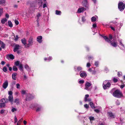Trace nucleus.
Instances as JSON below:
<instances>
[{
  "label": "nucleus",
  "instance_id": "f257e3e1",
  "mask_svg": "<svg viewBox=\"0 0 125 125\" xmlns=\"http://www.w3.org/2000/svg\"><path fill=\"white\" fill-rule=\"evenodd\" d=\"M113 95L117 98H120L123 96V95L120 90L117 89L113 92Z\"/></svg>",
  "mask_w": 125,
  "mask_h": 125
},
{
  "label": "nucleus",
  "instance_id": "f03ea898",
  "mask_svg": "<svg viewBox=\"0 0 125 125\" xmlns=\"http://www.w3.org/2000/svg\"><path fill=\"white\" fill-rule=\"evenodd\" d=\"M8 94L9 95L8 98V100L10 103L11 104H12L14 102L12 92L11 91H9Z\"/></svg>",
  "mask_w": 125,
  "mask_h": 125
},
{
  "label": "nucleus",
  "instance_id": "7ed1b4c3",
  "mask_svg": "<svg viewBox=\"0 0 125 125\" xmlns=\"http://www.w3.org/2000/svg\"><path fill=\"white\" fill-rule=\"evenodd\" d=\"M118 7L121 11H123L125 7V4L122 2H119L118 4Z\"/></svg>",
  "mask_w": 125,
  "mask_h": 125
},
{
  "label": "nucleus",
  "instance_id": "20e7f679",
  "mask_svg": "<svg viewBox=\"0 0 125 125\" xmlns=\"http://www.w3.org/2000/svg\"><path fill=\"white\" fill-rule=\"evenodd\" d=\"M103 85L104 88L105 89H106L107 87L110 86V84L108 82V80H105L104 82Z\"/></svg>",
  "mask_w": 125,
  "mask_h": 125
},
{
  "label": "nucleus",
  "instance_id": "39448f33",
  "mask_svg": "<svg viewBox=\"0 0 125 125\" xmlns=\"http://www.w3.org/2000/svg\"><path fill=\"white\" fill-rule=\"evenodd\" d=\"M6 102L4 99H2L0 100V107H5L6 106L5 104Z\"/></svg>",
  "mask_w": 125,
  "mask_h": 125
},
{
  "label": "nucleus",
  "instance_id": "423d86ee",
  "mask_svg": "<svg viewBox=\"0 0 125 125\" xmlns=\"http://www.w3.org/2000/svg\"><path fill=\"white\" fill-rule=\"evenodd\" d=\"M33 38L32 37H30L28 41L29 43L28 44H27V45L25 46V47L27 48L29 47L30 45H31L33 43Z\"/></svg>",
  "mask_w": 125,
  "mask_h": 125
},
{
  "label": "nucleus",
  "instance_id": "0eeeda50",
  "mask_svg": "<svg viewBox=\"0 0 125 125\" xmlns=\"http://www.w3.org/2000/svg\"><path fill=\"white\" fill-rule=\"evenodd\" d=\"M80 75L82 78H85L87 76V74L84 71H81L80 72Z\"/></svg>",
  "mask_w": 125,
  "mask_h": 125
},
{
  "label": "nucleus",
  "instance_id": "6e6552de",
  "mask_svg": "<svg viewBox=\"0 0 125 125\" xmlns=\"http://www.w3.org/2000/svg\"><path fill=\"white\" fill-rule=\"evenodd\" d=\"M91 85V83L88 82H86L85 84L84 89L88 91L90 89L89 87Z\"/></svg>",
  "mask_w": 125,
  "mask_h": 125
},
{
  "label": "nucleus",
  "instance_id": "1a4fd4ad",
  "mask_svg": "<svg viewBox=\"0 0 125 125\" xmlns=\"http://www.w3.org/2000/svg\"><path fill=\"white\" fill-rule=\"evenodd\" d=\"M8 82L7 80L5 81L3 83L2 86L4 89H5L8 87Z\"/></svg>",
  "mask_w": 125,
  "mask_h": 125
},
{
  "label": "nucleus",
  "instance_id": "9d476101",
  "mask_svg": "<svg viewBox=\"0 0 125 125\" xmlns=\"http://www.w3.org/2000/svg\"><path fill=\"white\" fill-rule=\"evenodd\" d=\"M117 42H115L114 40L111 42V45L113 46L116 47L117 46Z\"/></svg>",
  "mask_w": 125,
  "mask_h": 125
},
{
  "label": "nucleus",
  "instance_id": "9b49d317",
  "mask_svg": "<svg viewBox=\"0 0 125 125\" xmlns=\"http://www.w3.org/2000/svg\"><path fill=\"white\" fill-rule=\"evenodd\" d=\"M6 58L8 59H14V56L12 54L8 55L6 56Z\"/></svg>",
  "mask_w": 125,
  "mask_h": 125
},
{
  "label": "nucleus",
  "instance_id": "f8f14e48",
  "mask_svg": "<svg viewBox=\"0 0 125 125\" xmlns=\"http://www.w3.org/2000/svg\"><path fill=\"white\" fill-rule=\"evenodd\" d=\"M21 48V46L19 45H16L13 50V51L14 52L17 51L19 49Z\"/></svg>",
  "mask_w": 125,
  "mask_h": 125
},
{
  "label": "nucleus",
  "instance_id": "ddd939ff",
  "mask_svg": "<svg viewBox=\"0 0 125 125\" xmlns=\"http://www.w3.org/2000/svg\"><path fill=\"white\" fill-rule=\"evenodd\" d=\"M42 36H38L37 38V41L39 43H41L42 42Z\"/></svg>",
  "mask_w": 125,
  "mask_h": 125
},
{
  "label": "nucleus",
  "instance_id": "4468645a",
  "mask_svg": "<svg viewBox=\"0 0 125 125\" xmlns=\"http://www.w3.org/2000/svg\"><path fill=\"white\" fill-rule=\"evenodd\" d=\"M85 10V9L84 8H81L78 9L77 12L78 13H80Z\"/></svg>",
  "mask_w": 125,
  "mask_h": 125
},
{
  "label": "nucleus",
  "instance_id": "2eb2a0df",
  "mask_svg": "<svg viewBox=\"0 0 125 125\" xmlns=\"http://www.w3.org/2000/svg\"><path fill=\"white\" fill-rule=\"evenodd\" d=\"M83 3L85 7L87 8L88 7L89 5L87 2V0H84Z\"/></svg>",
  "mask_w": 125,
  "mask_h": 125
},
{
  "label": "nucleus",
  "instance_id": "dca6fc26",
  "mask_svg": "<svg viewBox=\"0 0 125 125\" xmlns=\"http://www.w3.org/2000/svg\"><path fill=\"white\" fill-rule=\"evenodd\" d=\"M108 115L112 118H115V115L111 112H108L107 113Z\"/></svg>",
  "mask_w": 125,
  "mask_h": 125
},
{
  "label": "nucleus",
  "instance_id": "f3484780",
  "mask_svg": "<svg viewBox=\"0 0 125 125\" xmlns=\"http://www.w3.org/2000/svg\"><path fill=\"white\" fill-rule=\"evenodd\" d=\"M17 75V73H15L12 74V78L14 80H16V79Z\"/></svg>",
  "mask_w": 125,
  "mask_h": 125
},
{
  "label": "nucleus",
  "instance_id": "a211bd4d",
  "mask_svg": "<svg viewBox=\"0 0 125 125\" xmlns=\"http://www.w3.org/2000/svg\"><path fill=\"white\" fill-rule=\"evenodd\" d=\"M21 41L22 43L25 46V45H27L26 44V41L25 38H23L21 40Z\"/></svg>",
  "mask_w": 125,
  "mask_h": 125
},
{
  "label": "nucleus",
  "instance_id": "6ab92c4d",
  "mask_svg": "<svg viewBox=\"0 0 125 125\" xmlns=\"http://www.w3.org/2000/svg\"><path fill=\"white\" fill-rule=\"evenodd\" d=\"M76 67V68L75 67V69H76L75 70L76 71H79L82 70V67L80 66H78Z\"/></svg>",
  "mask_w": 125,
  "mask_h": 125
},
{
  "label": "nucleus",
  "instance_id": "aec40b11",
  "mask_svg": "<svg viewBox=\"0 0 125 125\" xmlns=\"http://www.w3.org/2000/svg\"><path fill=\"white\" fill-rule=\"evenodd\" d=\"M0 44L1 45V47L3 48H4L5 47V44L2 41H0Z\"/></svg>",
  "mask_w": 125,
  "mask_h": 125
},
{
  "label": "nucleus",
  "instance_id": "412c9836",
  "mask_svg": "<svg viewBox=\"0 0 125 125\" xmlns=\"http://www.w3.org/2000/svg\"><path fill=\"white\" fill-rule=\"evenodd\" d=\"M19 66L20 70L21 72L23 71V69L22 64H20Z\"/></svg>",
  "mask_w": 125,
  "mask_h": 125
},
{
  "label": "nucleus",
  "instance_id": "4be33fe9",
  "mask_svg": "<svg viewBox=\"0 0 125 125\" xmlns=\"http://www.w3.org/2000/svg\"><path fill=\"white\" fill-rule=\"evenodd\" d=\"M7 20V19L6 18L2 19L1 20V22L2 24H4Z\"/></svg>",
  "mask_w": 125,
  "mask_h": 125
},
{
  "label": "nucleus",
  "instance_id": "5701e85b",
  "mask_svg": "<svg viewBox=\"0 0 125 125\" xmlns=\"http://www.w3.org/2000/svg\"><path fill=\"white\" fill-rule=\"evenodd\" d=\"M21 64V62L18 61H17L14 63L15 65L17 66H19L20 64Z\"/></svg>",
  "mask_w": 125,
  "mask_h": 125
},
{
  "label": "nucleus",
  "instance_id": "b1692460",
  "mask_svg": "<svg viewBox=\"0 0 125 125\" xmlns=\"http://www.w3.org/2000/svg\"><path fill=\"white\" fill-rule=\"evenodd\" d=\"M8 23V25L10 27H13V24L11 21H9Z\"/></svg>",
  "mask_w": 125,
  "mask_h": 125
},
{
  "label": "nucleus",
  "instance_id": "393cba45",
  "mask_svg": "<svg viewBox=\"0 0 125 125\" xmlns=\"http://www.w3.org/2000/svg\"><path fill=\"white\" fill-rule=\"evenodd\" d=\"M25 68L28 71H29L30 70V68L29 67V66L27 64H26L25 65Z\"/></svg>",
  "mask_w": 125,
  "mask_h": 125
},
{
  "label": "nucleus",
  "instance_id": "a878e982",
  "mask_svg": "<svg viewBox=\"0 0 125 125\" xmlns=\"http://www.w3.org/2000/svg\"><path fill=\"white\" fill-rule=\"evenodd\" d=\"M14 102L15 103H16V104H18L19 102V100L18 99H15Z\"/></svg>",
  "mask_w": 125,
  "mask_h": 125
},
{
  "label": "nucleus",
  "instance_id": "bb28decb",
  "mask_svg": "<svg viewBox=\"0 0 125 125\" xmlns=\"http://www.w3.org/2000/svg\"><path fill=\"white\" fill-rule=\"evenodd\" d=\"M91 107L93 109L95 108V107L94 105V104L93 102H90L89 103Z\"/></svg>",
  "mask_w": 125,
  "mask_h": 125
},
{
  "label": "nucleus",
  "instance_id": "cd10ccee",
  "mask_svg": "<svg viewBox=\"0 0 125 125\" xmlns=\"http://www.w3.org/2000/svg\"><path fill=\"white\" fill-rule=\"evenodd\" d=\"M89 97V95L88 94H86L85 95L84 98V101L86 102L88 101L87 98Z\"/></svg>",
  "mask_w": 125,
  "mask_h": 125
},
{
  "label": "nucleus",
  "instance_id": "c85d7f7f",
  "mask_svg": "<svg viewBox=\"0 0 125 125\" xmlns=\"http://www.w3.org/2000/svg\"><path fill=\"white\" fill-rule=\"evenodd\" d=\"M12 108L11 109V111L12 112H13L15 111H16L17 110V109L15 108L12 107Z\"/></svg>",
  "mask_w": 125,
  "mask_h": 125
},
{
  "label": "nucleus",
  "instance_id": "c756f323",
  "mask_svg": "<svg viewBox=\"0 0 125 125\" xmlns=\"http://www.w3.org/2000/svg\"><path fill=\"white\" fill-rule=\"evenodd\" d=\"M96 19L95 17H92V18L91 21L92 22H94L95 21H96Z\"/></svg>",
  "mask_w": 125,
  "mask_h": 125
},
{
  "label": "nucleus",
  "instance_id": "7c9ffc66",
  "mask_svg": "<svg viewBox=\"0 0 125 125\" xmlns=\"http://www.w3.org/2000/svg\"><path fill=\"white\" fill-rule=\"evenodd\" d=\"M61 12L60 11H58L57 10H56V14L57 15H60L61 14Z\"/></svg>",
  "mask_w": 125,
  "mask_h": 125
},
{
  "label": "nucleus",
  "instance_id": "2f4dec72",
  "mask_svg": "<svg viewBox=\"0 0 125 125\" xmlns=\"http://www.w3.org/2000/svg\"><path fill=\"white\" fill-rule=\"evenodd\" d=\"M13 70L14 71H16L18 70V69L16 66H14L13 67Z\"/></svg>",
  "mask_w": 125,
  "mask_h": 125
},
{
  "label": "nucleus",
  "instance_id": "473e14b6",
  "mask_svg": "<svg viewBox=\"0 0 125 125\" xmlns=\"http://www.w3.org/2000/svg\"><path fill=\"white\" fill-rule=\"evenodd\" d=\"M3 8L0 9V17L2 13L3 12Z\"/></svg>",
  "mask_w": 125,
  "mask_h": 125
},
{
  "label": "nucleus",
  "instance_id": "72a5a7b5",
  "mask_svg": "<svg viewBox=\"0 0 125 125\" xmlns=\"http://www.w3.org/2000/svg\"><path fill=\"white\" fill-rule=\"evenodd\" d=\"M23 120L22 118H21L20 119L19 121H18L17 124V125H20V124L21 122H22V120Z\"/></svg>",
  "mask_w": 125,
  "mask_h": 125
},
{
  "label": "nucleus",
  "instance_id": "f704fd0d",
  "mask_svg": "<svg viewBox=\"0 0 125 125\" xmlns=\"http://www.w3.org/2000/svg\"><path fill=\"white\" fill-rule=\"evenodd\" d=\"M3 70L5 72H6L7 70V68L6 66L4 67L3 68Z\"/></svg>",
  "mask_w": 125,
  "mask_h": 125
},
{
  "label": "nucleus",
  "instance_id": "c9c22d12",
  "mask_svg": "<svg viewBox=\"0 0 125 125\" xmlns=\"http://www.w3.org/2000/svg\"><path fill=\"white\" fill-rule=\"evenodd\" d=\"M118 41L119 42V44L123 46V47H124V45H123V44H122V40H118Z\"/></svg>",
  "mask_w": 125,
  "mask_h": 125
},
{
  "label": "nucleus",
  "instance_id": "e433bc0d",
  "mask_svg": "<svg viewBox=\"0 0 125 125\" xmlns=\"http://www.w3.org/2000/svg\"><path fill=\"white\" fill-rule=\"evenodd\" d=\"M89 118L90 121L94 120V118L93 117L90 116L89 117Z\"/></svg>",
  "mask_w": 125,
  "mask_h": 125
},
{
  "label": "nucleus",
  "instance_id": "4c0bfd02",
  "mask_svg": "<svg viewBox=\"0 0 125 125\" xmlns=\"http://www.w3.org/2000/svg\"><path fill=\"white\" fill-rule=\"evenodd\" d=\"M26 92V91L22 90L21 91V93L23 94H25Z\"/></svg>",
  "mask_w": 125,
  "mask_h": 125
},
{
  "label": "nucleus",
  "instance_id": "58836bf2",
  "mask_svg": "<svg viewBox=\"0 0 125 125\" xmlns=\"http://www.w3.org/2000/svg\"><path fill=\"white\" fill-rule=\"evenodd\" d=\"M5 1L4 0H0V5L5 3Z\"/></svg>",
  "mask_w": 125,
  "mask_h": 125
},
{
  "label": "nucleus",
  "instance_id": "ea45409f",
  "mask_svg": "<svg viewBox=\"0 0 125 125\" xmlns=\"http://www.w3.org/2000/svg\"><path fill=\"white\" fill-rule=\"evenodd\" d=\"M113 81L114 83H116L118 81V79L115 78H114L113 79Z\"/></svg>",
  "mask_w": 125,
  "mask_h": 125
},
{
  "label": "nucleus",
  "instance_id": "a19ab883",
  "mask_svg": "<svg viewBox=\"0 0 125 125\" xmlns=\"http://www.w3.org/2000/svg\"><path fill=\"white\" fill-rule=\"evenodd\" d=\"M111 40L108 38L107 39L106 41L108 42H110L111 43Z\"/></svg>",
  "mask_w": 125,
  "mask_h": 125
},
{
  "label": "nucleus",
  "instance_id": "79ce46f5",
  "mask_svg": "<svg viewBox=\"0 0 125 125\" xmlns=\"http://www.w3.org/2000/svg\"><path fill=\"white\" fill-rule=\"evenodd\" d=\"M84 107L86 108H88L89 107V106L87 104H86L84 105Z\"/></svg>",
  "mask_w": 125,
  "mask_h": 125
},
{
  "label": "nucleus",
  "instance_id": "37998d69",
  "mask_svg": "<svg viewBox=\"0 0 125 125\" xmlns=\"http://www.w3.org/2000/svg\"><path fill=\"white\" fill-rule=\"evenodd\" d=\"M14 22L15 24L17 25H18L19 24V21L17 20H15L14 21Z\"/></svg>",
  "mask_w": 125,
  "mask_h": 125
},
{
  "label": "nucleus",
  "instance_id": "c03bdc74",
  "mask_svg": "<svg viewBox=\"0 0 125 125\" xmlns=\"http://www.w3.org/2000/svg\"><path fill=\"white\" fill-rule=\"evenodd\" d=\"M14 121H15V122H14L15 123H16L17 121V119L16 116H15L14 117Z\"/></svg>",
  "mask_w": 125,
  "mask_h": 125
},
{
  "label": "nucleus",
  "instance_id": "a18cd8bd",
  "mask_svg": "<svg viewBox=\"0 0 125 125\" xmlns=\"http://www.w3.org/2000/svg\"><path fill=\"white\" fill-rule=\"evenodd\" d=\"M84 80H80L79 81V83L80 84L83 83H84Z\"/></svg>",
  "mask_w": 125,
  "mask_h": 125
},
{
  "label": "nucleus",
  "instance_id": "49530a36",
  "mask_svg": "<svg viewBox=\"0 0 125 125\" xmlns=\"http://www.w3.org/2000/svg\"><path fill=\"white\" fill-rule=\"evenodd\" d=\"M20 85L19 83H17L16 84V87L17 88H20Z\"/></svg>",
  "mask_w": 125,
  "mask_h": 125
},
{
  "label": "nucleus",
  "instance_id": "de8ad7c7",
  "mask_svg": "<svg viewBox=\"0 0 125 125\" xmlns=\"http://www.w3.org/2000/svg\"><path fill=\"white\" fill-rule=\"evenodd\" d=\"M18 35H16V37L15 39V41H17L18 40Z\"/></svg>",
  "mask_w": 125,
  "mask_h": 125
},
{
  "label": "nucleus",
  "instance_id": "09e8293b",
  "mask_svg": "<svg viewBox=\"0 0 125 125\" xmlns=\"http://www.w3.org/2000/svg\"><path fill=\"white\" fill-rule=\"evenodd\" d=\"M5 111V110L3 109L1 110L0 111V113L1 114H3L4 113Z\"/></svg>",
  "mask_w": 125,
  "mask_h": 125
},
{
  "label": "nucleus",
  "instance_id": "8fccbe9b",
  "mask_svg": "<svg viewBox=\"0 0 125 125\" xmlns=\"http://www.w3.org/2000/svg\"><path fill=\"white\" fill-rule=\"evenodd\" d=\"M41 108H40L38 107L36 110V111L37 112H38L41 110Z\"/></svg>",
  "mask_w": 125,
  "mask_h": 125
},
{
  "label": "nucleus",
  "instance_id": "3c124183",
  "mask_svg": "<svg viewBox=\"0 0 125 125\" xmlns=\"http://www.w3.org/2000/svg\"><path fill=\"white\" fill-rule=\"evenodd\" d=\"M91 66L90 63H88L87 64L86 66L87 67H89Z\"/></svg>",
  "mask_w": 125,
  "mask_h": 125
},
{
  "label": "nucleus",
  "instance_id": "603ef678",
  "mask_svg": "<svg viewBox=\"0 0 125 125\" xmlns=\"http://www.w3.org/2000/svg\"><path fill=\"white\" fill-rule=\"evenodd\" d=\"M5 17L7 18H8L9 17V16L8 14L7 13L5 15Z\"/></svg>",
  "mask_w": 125,
  "mask_h": 125
},
{
  "label": "nucleus",
  "instance_id": "864d4df0",
  "mask_svg": "<svg viewBox=\"0 0 125 125\" xmlns=\"http://www.w3.org/2000/svg\"><path fill=\"white\" fill-rule=\"evenodd\" d=\"M94 111L97 113H98L99 112V110L98 109H95Z\"/></svg>",
  "mask_w": 125,
  "mask_h": 125
},
{
  "label": "nucleus",
  "instance_id": "5fc2aeb1",
  "mask_svg": "<svg viewBox=\"0 0 125 125\" xmlns=\"http://www.w3.org/2000/svg\"><path fill=\"white\" fill-rule=\"evenodd\" d=\"M118 75L119 77H120L122 75V73H120L119 72L118 73Z\"/></svg>",
  "mask_w": 125,
  "mask_h": 125
},
{
  "label": "nucleus",
  "instance_id": "6e6d98bb",
  "mask_svg": "<svg viewBox=\"0 0 125 125\" xmlns=\"http://www.w3.org/2000/svg\"><path fill=\"white\" fill-rule=\"evenodd\" d=\"M98 62H95V65L96 66H97L98 65Z\"/></svg>",
  "mask_w": 125,
  "mask_h": 125
},
{
  "label": "nucleus",
  "instance_id": "4d7b16f0",
  "mask_svg": "<svg viewBox=\"0 0 125 125\" xmlns=\"http://www.w3.org/2000/svg\"><path fill=\"white\" fill-rule=\"evenodd\" d=\"M93 27L94 28H95L96 27V24H93Z\"/></svg>",
  "mask_w": 125,
  "mask_h": 125
},
{
  "label": "nucleus",
  "instance_id": "13d9d810",
  "mask_svg": "<svg viewBox=\"0 0 125 125\" xmlns=\"http://www.w3.org/2000/svg\"><path fill=\"white\" fill-rule=\"evenodd\" d=\"M125 86V85L124 84L122 85H121L120 87L122 89Z\"/></svg>",
  "mask_w": 125,
  "mask_h": 125
},
{
  "label": "nucleus",
  "instance_id": "bf43d9fd",
  "mask_svg": "<svg viewBox=\"0 0 125 125\" xmlns=\"http://www.w3.org/2000/svg\"><path fill=\"white\" fill-rule=\"evenodd\" d=\"M47 6V4H44L43 6V8H44L45 7H46Z\"/></svg>",
  "mask_w": 125,
  "mask_h": 125
},
{
  "label": "nucleus",
  "instance_id": "052dcab7",
  "mask_svg": "<svg viewBox=\"0 0 125 125\" xmlns=\"http://www.w3.org/2000/svg\"><path fill=\"white\" fill-rule=\"evenodd\" d=\"M104 38L105 40L106 41L108 37L106 36H104L103 37Z\"/></svg>",
  "mask_w": 125,
  "mask_h": 125
},
{
  "label": "nucleus",
  "instance_id": "680f3d73",
  "mask_svg": "<svg viewBox=\"0 0 125 125\" xmlns=\"http://www.w3.org/2000/svg\"><path fill=\"white\" fill-rule=\"evenodd\" d=\"M112 36L111 35H110L109 36V39L112 40Z\"/></svg>",
  "mask_w": 125,
  "mask_h": 125
},
{
  "label": "nucleus",
  "instance_id": "e2e57ef3",
  "mask_svg": "<svg viewBox=\"0 0 125 125\" xmlns=\"http://www.w3.org/2000/svg\"><path fill=\"white\" fill-rule=\"evenodd\" d=\"M1 64L2 65H4L5 64V62L3 61H2L1 62Z\"/></svg>",
  "mask_w": 125,
  "mask_h": 125
},
{
  "label": "nucleus",
  "instance_id": "0e129e2a",
  "mask_svg": "<svg viewBox=\"0 0 125 125\" xmlns=\"http://www.w3.org/2000/svg\"><path fill=\"white\" fill-rule=\"evenodd\" d=\"M31 7H35V6L34 5L33 3H31Z\"/></svg>",
  "mask_w": 125,
  "mask_h": 125
},
{
  "label": "nucleus",
  "instance_id": "69168bd1",
  "mask_svg": "<svg viewBox=\"0 0 125 125\" xmlns=\"http://www.w3.org/2000/svg\"><path fill=\"white\" fill-rule=\"evenodd\" d=\"M23 123L24 125H26L27 124V122L25 121H23Z\"/></svg>",
  "mask_w": 125,
  "mask_h": 125
},
{
  "label": "nucleus",
  "instance_id": "338daca9",
  "mask_svg": "<svg viewBox=\"0 0 125 125\" xmlns=\"http://www.w3.org/2000/svg\"><path fill=\"white\" fill-rule=\"evenodd\" d=\"M9 69L10 71H11L12 70V68L10 67H9Z\"/></svg>",
  "mask_w": 125,
  "mask_h": 125
},
{
  "label": "nucleus",
  "instance_id": "774afa93",
  "mask_svg": "<svg viewBox=\"0 0 125 125\" xmlns=\"http://www.w3.org/2000/svg\"><path fill=\"white\" fill-rule=\"evenodd\" d=\"M88 71L89 72H91L92 71V69L91 68H90L89 69Z\"/></svg>",
  "mask_w": 125,
  "mask_h": 125
}]
</instances>
